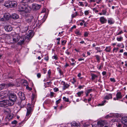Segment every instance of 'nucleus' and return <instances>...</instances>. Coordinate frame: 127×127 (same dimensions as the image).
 Listing matches in <instances>:
<instances>
[{
    "instance_id": "63",
    "label": "nucleus",
    "mask_w": 127,
    "mask_h": 127,
    "mask_svg": "<svg viewBox=\"0 0 127 127\" xmlns=\"http://www.w3.org/2000/svg\"><path fill=\"white\" fill-rule=\"evenodd\" d=\"M83 87V86H79V87H78V88L79 89H81Z\"/></svg>"
},
{
    "instance_id": "15",
    "label": "nucleus",
    "mask_w": 127,
    "mask_h": 127,
    "mask_svg": "<svg viewBox=\"0 0 127 127\" xmlns=\"http://www.w3.org/2000/svg\"><path fill=\"white\" fill-rule=\"evenodd\" d=\"M10 1L8 0L5 2L4 5L5 7H11V5L10 4Z\"/></svg>"
},
{
    "instance_id": "11",
    "label": "nucleus",
    "mask_w": 127,
    "mask_h": 127,
    "mask_svg": "<svg viewBox=\"0 0 127 127\" xmlns=\"http://www.w3.org/2000/svg\"><path fill=\"white\" fill-rule=\"evenodd\" d=\"M122 122L125 125H127V117H123L122 118L121 120Z\"/></svg>"
},
{
    "instance_id": "35",
    "label": "nucleus",
    "mask_w": 127,
    "mask_h": 127,
    "mask_svg": "<svg viewBox=\"0 0 127 127\" xmlns=\"http://www.w3.org/2000/svg\"><path fill=\"white\" fill-rule=\"evenodd\" d=\"M75 33L78 35H80L81 34V33L79 31L77 30L75 31Z\"/></svg>"
},
{
    "instance_id": "47",
    "label": "nucleus",
    "mask_w": 127,
    "mask_h": 127,
    "mask_svg": "<svg viewBox=\"0 0 127 127\" xmlns=\"http://www.w3.org/2000/svg\"><path fill=\"white\" fill-rule=\"evenodd\" d=\"M118 114H115L113 115V116L114 117H118Z\"/></svg>"
},
{
    "instance_id": "38",
    "label": "nucleus",
    "mask_w": 127,
    "mask_h": 127,
    "mask_svg": "<svg viewBox=\"0 0 127 127\" xmlns=\"http://www.w3.org/2000/svg\"><path fill=\"white\" fill-rule=\"evenodd\" d=\"M108 23L110 24H112L113 23V22L111 20H108Z\"/></svg>"
},
{
    "instance_id": "4",
    "label": "nucleus",
    "mask_w": 127,
    "mask_h": 127,
    "mask_svg": "<svg viewBox=\"0 0 127 127\" xmlns=\"http://www.w3.org/2000/svg\"><path fill=\"white\" fill-rule=\"evenodd\" d=\"M9 99L13 101H17V99L16 95L14 94H10Z\"/></svg>"
},
{
    "instance_id": "40",
    "label": "nucleus",
    "mask_w": 127,
    "mask_h": 127,
    "mask_svg": "<svg viewBox=\"0 0 127 127\" xmlns=\"http://www.w3.org/2000/svg\"><path fill=\"white\" fill-rule=\"evenodd\" d=\"M17 123L16 121L15 120L11 122V124H16Z\"/></svg>"
},
{
    "instance_id": "5",
    "label": "nucleus",
    "mask_w": 127,
    "mask_h": 127,
    "mask_svg": "<svg viewBox=\"0 0 127 127\" xmlns=\"http://www.w3.org/2000/svg\"><path fill=\"white\" fill-rule=\"evenodd\" d=\"M32 111L33 109L31 106H29L28 107L26 116L28 117L29 115L31 114Z\"/></svg>"
},
{
    "instance_id": "48",
    "label": "nucleus",
    "mask_w": 127,
    "mask_h": 127,
    "mask_svg": "<svg viewBox=\"0 0 127 127\" xmlns=\"http://www.w3.org/2000/svg\"><path fill=\"white\" fill-rule=\"evenodd\" d=\"M96 58L97 61H99L100 60V58L99 56L98 55H96L95 56Z\"/></svg>"
},
{
    "instance_id": "6",
    "label": "nucleus",
    "mask_w": 127,
    "mask_h": 127,
    "mask_svg": "<svg viewBox=\"0 0 127 127\" xmlns=\"http://www.w3.org/2000/svg\"><path fill=\"white\" fill-rule=\"evenodd\" d=\"M7 101L3 100L0 102V106L1 107H5L8 106Z\"/></svg>"
},
{
    "instance_id": "3",
    "label": "nucleus",
    "mask_w": 127,
    "mask_h": 127,
    "mask_svg": "<svg viewBox=\"0 0 127 127\" xmlns=\"http://www.w3.org/2000/svg\"><path fill=\"white\" fill-rule=\"evenodd\" d=\"M41 6L40 5L35 3H33L32 5V8L33 10L36 11L39 9Z\"/></svg>"
},
{
    "instance_id": "55",
    "label": "nucleus",
    "mask_w": 127,
    "mask_h": 127,
    "mask_svg": "<svg viewBox=\"0 0 127 127\" xmlns=\"http://www.w3.org/2000/svg\"><path fill=\"white\" fill-rule=\"evenodd\" d=\"M73 81H72V82L73 83H74L76 82V80H75L74 78H73Z\"/></svg>"
},
{
    "instance_id": "59",
    "label": "nucleus",
    "mask_w": 127,
    "mask_h": 127,
    "mask_svg": "<svg viewBox=\"0 0 127 127\" xmlns=\"http://www.w3.org/2000/svg\"><path fill=\"white\" fill-rule=\"evenodd\" d=\"M106 74V72L105 71H103L102 72V74L103 75H104Z\"/></svg>"
},
{
    "instance_id": "30",
    "label": "nucleus",
    "mask_w": 127,
    "mask_h": 127,
    "mask_svg": "<svg viewBox=\"0 0 127 127\" xmlns=\"http://www.w3.org/2000/svg\"><path fill=\"white\" fill-rule=\"evenodd\" d=\"M4 112H7L8 113H10L11 112V110L9 109H6L4 110Z\"/></svg>"
},
{
    "instance_id": "49",
    "label": "nucleus",
    "mask_w": 127,
    "mask_h": 127,
    "mask_svg": "<svg viewBox=\"0 0 127 127\" xmlns=\"http://www.w3.org/2000/svg\"><path fill=\"white\" fill-rule=\"evenodd\" d=\"M0 21H6L5 20V19L4 18H1L0 19Z\"/></svg>"
},
{
    "instance_id": "61",
    "label": "nucleus",
    "mask_w": 127,
    "mask_h": 127,
    "mask_svg": "<svg viewBox=\"0 0 127 127\" xmlns=\"http://www.w3.org/2000/svg\"><path fill=\"white\" fill-rule=\"evenodd\" d=\"M8 116V118L9 119H11L12 118V116L11 115H9Z\"/></svg>"
},
{
    "instance_id": "56",
    "label": "nucleus",
    "mask_w": 127,
    "mask_h": 127,
    "mask_svg": "<svg viewBox=\"0 0 127 127\" xmlns=\"http://www.w3.org/2000/svg\"><path fill=\"white\" fill-rule=\"evenodd\" d=\"M45 12V9H44L41 11V13H43Z\"/></svg>"
},
{
    "instance_id": "9",
    "label": "nucleus",
    "mask_w": 127,
    "mask_h": 127,
    "mask_svg": "<svg viewBox=\"0 0 127 127\" xmlns=\"http://www.w3.org/2000/svg\"><path fill=\"white\" fill-rule=\"evenodd\" d=\"M3 17L6 21H8L11 18V15L9 13H5L3 16Z\"/></svg>"
},
{
    "instance_id": "26",
    "label": "nucleus",
    "mask_w": 127,
    "mask_h": 127,
    "mask_svg": "<svg viewBox=\"0 0 127 127\" xmlns=\"http://www.w3.org/2000/svg\"><path fill=\"white\" fill-rule=\"evenodd\" d=\"M92 79L94 80L97 77V76L95 74H92Z\"/></svg>"
},
{
    "instance_id": "53",
    "label": "nucleus",
    "mask_w": 127,
    "mask_h": 127,
    "mask_svg": "<svg viewBox=\"0 0 127 127\" xmlns=\"http://www.w3.org/2000/svg\"><path fill=\"white\" fill-rule=\"evenodd\" d=\"M54 93L53 92H51L50 93V95L51 97H52L53 96V95Z\"/></svg>"
},
{
    "instance_id": "27",
    "label": "nucleus",
    "mask_w": 127,
    "mask_h": 127,
    "mask_svg": "<svg viewBox=\"0 0 127 127\" xmlns=\"http://www.w3.org/2000/svg\"><path fill=\"white\" fill-rule=\"evenodd\" d=\"M105 50L106 52H110L111 50L110 48V47H106Z\"/></svg>"
},
{
    "instance_id": "42",
    "label": "nucleus",
    "mask_w": 127,
    "mask_h": 127,
    "mask_svg": "<svg viewBox=\"0 0 127 127\" xmlns=\"http://www.w3.org/2000/svg\"><path fill=\"white\" fill-rule=\"evenodd\" d=\"M106 11L105 10H102V14L104 15L106 14Z\"/></svg>"
},
{
    "instance_id": "62",
    "label": "nucleus",
    "mask_w": 127,
    "mask_h": 127,
    "mask_svg": "<svg viewBox=\"0 0 127 127\" xmlns=\"http://www.w3.org/2000/svg\"><path fill=\"white\" fill-rule=\"evenodd\" d=\"M123 52V49H120V52L121 53Z\"/></svg>"
},
{
    "instance_id": "39",
    "label": "nucleus",
    "mask_w": 127,
    "mask_h": 127,
    "mask_svg": "<svg viewBox=\"0 0 127 127\" xmlns=\"http://www.w3.org/2000/svg\"><path fill=\"white\" fill-rule=\"evenodd\" d=\"M123 37H118L117 38V40L118 41H121L123 39Z\"/></svg>"
},
{
    "instance_id": "51",
    "label": "nucleus",
    "mask_w": 127,
    "mask_h": 127,
    "mask_svg": "<svg viewBox=\"0 0 127 127\" xmlns=\"http://www.w3.org/2000/svg\"><path fill=\"white\" fill-rule=\"evenodd\" d=\"M79 3H80V5L81 6H84V4H83V2H79Z\"/></svg>"
},
{
    "instance_id": "1",
    "label": "nucleus",
    "mask_w": 127,
    "mask_h": 127,
    "mask_svg": "<svg viewBox=\"0 0 127 127\" xmlns=\"http://www.w3.org/2000/svg\"><path fill=\"white\" fill-rule=\"evenodd\" d=\"M18 10L19 12H21L22 15L26 17L28 15V13L30 12V7L29 6H27L21 4L18 6Z\"/></svg>"
},
{
    "instance_id": "37",
    "label": "nucleus",
    "mask_w": 127,
    "mask_h": 127,
    "mask_svg": "<svg viewBox=\"0 0 127 127\" xmlns=\"http://www.w3.org/2000/svg\"><path fill=\"white\" fill-rule=\"evenodd\" d=\"M95 48L96 50H97V52H101V51H102V50H99V51L98 50V49H100V48L99 47H96Z\"/></svg>"
},
{
    "instance_id": "2",
    "label": "nucleus",
    "mask_w": 127,
    "mask_h": 127,
    "mask_svg": "<svg viewBox=\"0 0 127 127\" xmlns=\"http://www.w3.org/2000/svg\"><path fill=\"white\" fill-rule=\"evenodd\" d=\"M19 39H20V36L18 34H15L13 35V43H15L18 41L19 40Z\"/></svg>"
},
{
    "instance_id": "64",
    "label": "nucleus",
    "mask_w": 127,
    "mask_h": 127,
    "mask_svg": "<svg viewBox=\"0 0 127 127\" xmlns=\"http://www.w3.org/2000/svg\"><path fill=\"white\" fill-rule=\"evenodd\" d=\"M118 127H121V125L120 124H119L118 125Z\"/></svg>"
},
{
    "instance_id": "21",
    "label": "nucleus",
    "mask_w": 127,
    "mask_h": 127,
    "mask_svg": "<svg viewBox=\"0 0 127 127\" xmlns=\"http://www.w3.org/2000/svg\"><path fill=\"white\" fill-rule=\"evenodd\" d=\"M24 82L26 83L27 85L26 86V88L29 91L31 90H32V88L29 87L28 85V83L26 81H25Z\"/></svg>"
},
{
    "instance_id": "17",
    "label": "nucleus",
    "mask_w": 127,
    "mask_h": 127,
    "mask_svg": "<svg viewBox=\"0 0 127 127\" xmlns=\"http://www.w3.org/2000/svg\"><path fill=\"white\" fill-rule=\"evenodd\" d=\"M100 21L102 24H103L106 22L107 20L103 17L100 18Z\"/></svg>"
},
{
    "instance_id": "31",
    "label": "nucleus",
    "mask_w": 127,
    "mask_h": 127,
    "mask_svg": "<svg viewBox=\"0 0 127 127\" xmlns=\"http://www.w3.org/2000/svg\"><path fill=\"white\" fill-rule=\"evenodd\" d=\"M106 101L104 100L101 103L99 104L98 105V106H102L104 105V103L106 102Z\"/></svg>"
},
{
    "instance_id": "41",
    "label": "nucleus",
    "mask_w": 127,
    "mask_h": 127,
    "mask_svg": "<svg viewBox=\"0 0 127 127\" xmlns=\"http://www.w3.org/2000/svg\"><path fill=\"white\" fill-rule=\"evenodd\" d=\"M89 33L87 32H85L84 36L85 37H87L88 36Z\"/></svg>"
},
{
    "instance_id": "12",
    "label": "nucleus",
    "mask_w": 127,
    "mask_h": 127,
    "mask_svg": "<svg viewBox=\"0 0 127 127\" xmlns=\"http://www.w3.org/2000/svg\"><path fill=\"white\" fill-rule=\"evenodd\" d=\"M21 102H18V104L20 105L21 108L23 107L25 105L26 103L25 101L21 100Z\"/></svg>"
},
{
    "instance_id": "20",
    "label": "nucleus",
    "mask_w": 127,
    "mask_h": 127,
    "mask_svg": "<svg viewBox=\"0 0 127 127\" xmlns=\"http://www.w3.org/2000/svg\"><path fill=\"white\" fill-rule=\"evenodd\" d=\"M116 96H117V99H118L121 98L122 97L121 94V93L120 92H119L117 93Z\"/></svg>"
},
{
    "instance_id": "33",
    "label": "nucleus",
    "mask_w": 127,
    "mask_h": 127,
    "mask_svg": "<svg viewBox=\"0 0 127 127\" xmlns=\"http://www.w3.org/2000/svg\"><path fill=\"white\" fill-rule=\"evenodd\" d=\"M83 91H81L80 92H78L77 94L78 95V96H80L81 94H83Z\"/></svg>"
},
{
    "instance_id": "32",
    "label": "nucleus",
    "mask_w": 127,
    "mask_h": 127,
    "mask_svg": "<svg viewBox=\"0 0 127 127\" xmlns=\"http://www.w3.org/2000/svg\"><path fill=\"white\" fill-rule=\"evenodd\" d=\"M24 41L23 40H19V41L18 42V44L20 45H22L23 44L24 42Z\"/></svg>"
},
{
    "instance_id": "57",
    "label": "nucleus",
    "mask_w": 127,
    "mask_h": 127,
    "mask_svg": "<svg viewBox=\"0 0 127 127\" xmlns=\"http://www.w3.org/2000/svg\"><path fill=\"white\" fill-rule=\"evenodd\" d=\"M123 32H122V31H121L117 34V35H119L121 34L122 33H123Z\"/></svg>"
},
{
    "instance_id": "23",
    "label": "nucleus",
    "mask_w": 127,
    "mask_h": 127,
    "mask_svg": "<svg viewBox=\"0 0 127 127\" xmlns=\"http://www.w3.org/2000/svg\"><path fill=\"white\" fill-rule=\"evenodd\" d=\"M14 86V84L12 83H8L6 84V86L7 87H12Z\"/></svg>"
},
{
    "instance_id": "22",
    "label": "nucleus",
    "mask_w": 127,
    "mask_h": 127,
    "mask_svg": "<svg viewBox=\"0 0 127 127\" xmlns=\"http://www.w3.org/2000/svg\"><path fill=\"white\" fill-rule=\"evenodd\" d=\"M29 1L30 0H23L21 1V3H26V4L25 5L27 6V5L26 4V3L29 2Z\"/></svg>"
},
{
    "instance_id": "34",
    "label": "nucleus",
    "mask_w": 127,
    "mask_h": 127,
    "mask_svg": "<svg viewBox=\"0 0 127 127\" xmlns=\"http://www.w3.org/2000/svg\"><path fill=\"white\" fill-rule=\"evenodd\" d=\"M92 91L91 89L88 90L87 93H86V95L87 96L89 94L90 92V91Z\"/></svg>"
},
{
    "instance_id": "10",
    "label": "nucleus",
    "mask_w": 127,
    "mask_h": 127,
    "mask_svg": "<svg viewBox=\"0 0 127 127\" xmlns=\"http://www.w3.org/2000/svg\"><path fill=\"white\" fill-rule=\"evenodd\" d=\"M18 95L21 100H24L25 98V95L24 94L21 92H19L18 93Z\"/></svg>"
},
{
    "instance_id": "28",
    "label": "nucleus",
    "mask_w": 127,
    "mask_h": 127,
    "mask_svg": "<svg viewBox=\"0 0 127 127\" xmlns=\"http://www.w3.org/2000/svg\"><path fill=\"white\" fill-rule=\"evenodd\" d=\"M5 85V84H1L0 85V91L4 87Z\"/></svg>"
},
{
    "instance_id": "46",
    "label": "nucleus",
    "mask_w": 127,
    "mask_h": 127,
    "mask_svg": "<svg viewBox=\"0 0 127 127\" xmlns=\"http://www.w3.org/2000/svg\"><path fill=\"white\" fill-rule=\"evenodd\" d=\"M54 91L56 92L59 91V89L58 88L55 87L54 88Z\"/></svg>"
},
{
    "instance_id": "25",
    "label": "nucleus",
    "mask_w": 127,
    "mask_h": 127,
    "mask_svg": "<svg viewBox=\"0 0 127 127\" xmlns=\"http://www.w3.org/2000/svg\"><path fill=\"white\" fill-rule=\"evenodd\" d=\"M64 85L63 88V89L64 90H65V89L68 88L69 86V85L67 84H66L65 85L64 82Z\"/></svg>"
},
{
    "instance_id": "45",
    "label": "nucleus",
    "mask_w": 127,
    "mask_h": 127,
    "mask_svg": "<svg viewBox=\"0 0 127 127\" xmlns=\"http://www.w3.org/2000/svg\"><path fill=\"white\" fill-rule=\"evenodd\" d=\"M77 12H75V15L72 14V17L73 18L74 17L76 16L77 15Z\"/></svg>"
},
{
    "instance_id": "8",
    "label": "nucleus",
    "mask_w": 127,
    "mask_h": 127,
    "mask_svg": "<svg viewBox=\"0 0 127 127\" xmlns=\"http://www.w3.org/2000/svg\"><path fill=\"white\" fill-rule=\"evenodd\" d=\"M107 122L102 121H98L97 123V125H100V126H103L104 125H107Z\"/></svg>"
},
{
    "instance_id": "60",
    "label": "nucleus",
    "mask_w": 127,
    "mask_h": 127,
    "mask_svg": "<svg viewBox=\"0 0 127 127\" xmlns=\"http://www.w3.org/2000/svg\"><path fill=\"white\" fill-rule=\"evenodd\" d=\"M76 28V26H75V25H74L71 28V30H72L73 29V28Z\"/></svg>"
},
{
    "instance_id": "14",
    "label": "nucleus",
    "mask_w": 127,
    "mask_h": 127,
    "mask_svg": "<svg viewBox=\"0 0 127 127\" xmlns=\"http://www.w3.org/2000/svg\"><path fill=\"white\" fill-rule=\"evenodd\" d=\"M10 4L11 7H15L17 6V2L15 1H10Z\"/></svg>"
},
{
    "instance_id": "24",
    "label": "nucleus",
    "mask_w": 127,
    "mask_h": 127,
    "mask_svg": "<svg viewBox=\"0 0 127 127\" xmlns=\"http://www.w3.org/2000/svg\"><path fill=\"white\" fill-rule=\"evenodd\" d=\"M26 39V37L25 36L23 35L21 37H20V39H19V40H23V41H25Z\"/></svg>"
},
{
    "instance_id": "44",
    "label": "nucleus",
    "mask_w": 127,
    "mask_h": 127,
    "mask_svg": "<svg viewBox=\"0 0 127 127\" xmlns=\"http://www.w3.org/2000/svg\"><path fill=\"white\" fill-rule=\"evenodd\" d=\"M61 100V99H59L58 100H57L56 101V104L57 105L60 102V101Z\"/></svg>"
},
{
    "instance_id": "50",
    "label": "nucleus",
    "mask_w": 127,
    "mask_h": 127,
    "mask_svg": "<svg viewBox=\"0 0 127 127\" xmlns=\"http://www.w3.org/2000/svg\"><path fill=\"white\" fill-rule=\"evenodd\" d=\"M53 58L54 59H55L56 60H57L58 59V58L57 55H55L53 56Z\"/></svg>"
},
{
    "instance_id": "13",
    "label": "nucleus",
    "mask_w": 127,
    "mask_h": 127,
    "mask_svg": "<svg viewBox=\"0 0 127 127\" xmlns=\"http://www.w3.org/2000/svg\"><path fill=\"white\" fill-rule=\"evenodd\" d=\"M6 101H7V104H8V106H12L14 104V101H13L12 100H10L9 99L8 100H6Z\"/></svg>"
},
{
    "instance_id": "58",
    "label": "nucleus",
    "mask_w": 127,
    "mask_h": 127,
    "mask_svg": "<svg viewBox=\"0 0 127 127\" xmlns=\"http://www.w3.org/2000/svg\"><path fill=\"white\" fill-rule=\"evenodd\" d=\"M44 59L46 61H48V57H45L44 58Z\"/></svg>"
},
{
    "instance_id": "18",
    "label": "nucleus",
    "mask_w": 127,
    "mask_h": 127,
    "mask_svg": "<svg viewBox=\"0 0 127 127\" xmlns=\"http://www.w3.org/2000/svg\"><path fill=\"white\" fill-rule=\"evenodd\" d=\"M33 17V16H31L30 18L28 19L27 20V21L29 23H31L34 20Z\"/></svg>"
},
{
    "instance_id": "43",
    "label": "nucleus",
    "mask_w": 127,
    "mask_h": 127,
    "mask_svg": "<svg viewBox=\"0 0 127 127\" xmlns=\"http://www.w3.org/2000/svg\"><path fill=\"white\" fill-rule=\"evenodd\" d=\"M110 80L112 82H115V80L114 78H110Z\"/></svg>"
},
{
    "instance_id": "16",
    "label": "nucleus",
    "mask_w": 127,
    "mask_h": 127,
    "mask_svg": "<svg viewBox=\"0 0 127 127\" xmlns=\"http://www.w3.org/2000/svg\"><path fill=\"white\" fill-rule=\"evenodd\" d=\"M11 16V18L14 19H17L19 18V15L16 13L13 14Z\"/></svg>"
},
{
    "instance_id": "7",
    "label": "nucleus",
    "mask_w": 127,
    "mask_h": 127,
    "mask_svg": "<svg viewBox=\"0 0 127 127\" xmlns=\"http://www.w3.org/2000/svg\"><path fill=\"white\" fill-rule=\"evenodd\" d=\"M4 29L7 32H10L12 30L13 28L10 25H7L4 27Z\"/></svg>"
},
{
    "instance_id": "19",
    "label": "nucleus",
    "mask_w": 127,
    "mask_h": 127,
    "mask_svg": "<svg viewBox=\"0 0 127 127\" xmlns=\"http://www.w3.org/2000/svg\"><path fill=\"white\" fill-rule=\"evenodd\" d=\"M112 98V94H110L107 95L104 97V99H109Z\"/></svg>"
},
{
    "instance_id": "36",
    "label": "nucleus",
    "mask_w": 127,
    "mask_h": 127,
    "mask_svg": "<svg viewBox=\"0 0 127 127\" xmlns=\"http://www.w3.org/2000/svg\"><path fill=\"white\" fill-rule=\"evenodd\" d=\"M63 99L66 102H68L69 101V100L68 98H67L65 97H63Z\"/></svg>"
},
{
    "instance_id": "54",
    "label": "nucleus",
    "mask_w": 127,
    "mask_h": 127,
    "mask_svg": "<svg viewBox=\"0 0 127 127\" xmlns=\"http://www.w3.org/2000/svg\"><path fill=\"white\" fill-rule=\"evenodd\" d=\"M37 76L38 78H40V77L41 76V74L39 73H38L37 74Z\"/></svg>"
},
{
    "instance_id": "52",
    "label": "nucleus",
    "mask_w": 127,
    "mask_h": 127,
    "mask_svg": "<svg viewBox=\"0 0 127 127\" xmlns=\"http://www.w3.org/2000/svg\"><path fill=\"white\" fill-rule=\"evenodd\" d=\"M89 13V12L88 11H86L85 12V14L86 15H88Z\"/></svg>"
},
{
    "instance_id": "29",
    "label": "nucleus",
    "mask_w": 127,
    "mask_h": 127,
    "mask_svg": "<svg viewBox=\"0 0 127 127\" xmlns=\"http://www.w3.org/2000/svg\"><path fill=\"white\" fill-rule=\"evenodd\" d=\"M72 125L74 126L78 127L79 126V124L77 123L76 122H73V123H72Z\"/></svg>"
}]
</instances>
